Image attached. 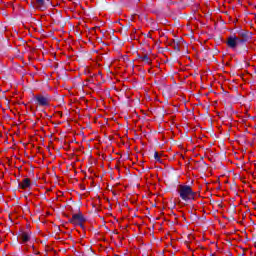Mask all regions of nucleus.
Here are the masks:
<instances>
[{
	"instance_id": "nucleus-1",
	"label": "nucleus",
	"mask_w": 256,
	"mask_h": 256,
	"mask_svg": "<svg viewBox=\"0 0 256 256\" xmlns=\"http://www.w3.org/2000/svg\"><path fill=\"white\" fill-rule=\"evenodd\" d=\"M176 191L180 199H182V201H185V203H189L197 199V192H195L193 188L189 185L180 184L177 186Z\"/></svg>"
},
{
	"instance_id": "nucleus-2",
	"label": "nucleus",
	"mask_w": 256,
	"mask_h": 256,
	"mask_svg": "<svg viewBox=\"0 0 256 256\" xmlns=\"http://www.w3.org/2000/svg\"><path fill=\"white\" fill-rule=\"evenodd\" d=\"M36 103L40 105V107H49L51 105V99L49 96H45L43 94H38L35 96Z\"/></svg>"
},
{
	"instance_id": "nucleus-3",
	"label": "nucleus",
	"mask_w": 256,
	"mask_h": 256,
	"mask_svg": "<svg viewBox=\"0 0 256 256\" xmlns=\"http://www.w3.org/2000/svg\"><path fill=\"white\" fill-rule=\"evenodd\" d=\"M245 40L241 39L237 36H230L227 39L226 45L230 47V49H236L239 43H244Z\"/></svg>"
},
{
	"instance_id": "nucleus-4",
	"label": "nucleus",
	"mask_w": 256,
	"mask_h": 256,
	"mask_svg": "<svg viewBox=\"0 0 256 256\" xmlns=\"http://www.w3.org/2000/svg\"><path fill=\"white\" fill-rule=\"evenodd\" d=\"M72 225H83L85 218L81 212L72 215V219L69 220Z\"/></svg>"
},
{
	"instance_id": "nucleus-5",
	"label": "nucleus",
	"mask_w": 256,
	"mask_h": 256,
	"mask_svg": "<svg viewBox=\"0 0 256 256\" xmlns=\"http://www.w3.org/2000/svg\"><path fill=\"white\" fill-rule=\"evenodd\" d=\"M51 3V0H36V7L41 11H45L47 9V5Z\"/></svg>"
},
{
	"instance_id": "nucleus-6",
	"label": "nucleus",
	"mask_w": 256,
	"mask_h": 256,
	"mask_svg": "<svg viewBox=\"0 0 256 256\" xmlns=\"http://www.w3.org/2000/svg\"><path fill=\"white\" fill-rule=\"evenodd\" d=\"M19 189H29L31 187V179L29 178H24L21 183L18 184Z\"/></svg>"
},
{
	"instance_id": "nucleus-7",
	"label": "nucleus",
	"mask_w": 256,
	"mask_h": 256,
	"mask_svg": "<svg viewBox=\"0 0 256 256\" xmlns=\"http://www.w3.org/2000/svg\"><path fill=\"white\" fill-rule=\"evenodd\" d=\"M22 243H27L31 241V234L29 232H22L20 235Z\"/></svg>"
},
{
	"instance_id": "nucleus-8",
	"label": "nucleus",
	"mask_w": 256,
	"mask_h": 256,
	"mask_svg": "<svg viewBox=\"0 0 256 256\" xmlns=\"http://www.w3.org/2000/svg\"><path fill=\"white\" fill-rule=\"evenodd\" d=\"M140 59L141 61H143V63H146L147 65H151L152 63V60L147 56V54L141 56Z\"/></svg>"
},
{
	"instance_id": "nucleus-9",
	"label": "nucleus",
	"mask_w": 256,
	"mask_h": 256,
	"mask_svg": "<svg viewBox=\"0 0 256 256\" xmlns=\"http://www.w3.org/2000/svg\"><path fill=\"white\" fill-rule=\"evenodd\" d=\"M155 161L158 163H161V156L159 155V152H155L154 154Z\"/></svg>"
},
{
	"instance_id": "nucleus-10",
	"label": "nucleus",
	"mask_w": 256,
	"mask_h": 256,
	"mask_svg": "<svg viewBox=\"0 0 256 256\" xmlns=\"http://www.w3.org/2000/svg\"><path fill=\"white\" fill-rule=\"evenodd\" d=\"M151 33H152V32H149V33H148V37H149L150 39H152Z\"/></svg>"
},
{
	"instance_id": "nucleus-11",
	"label": "nucleus",
	"mask_w": 256,
	"mask_h": 256,
	"mask_svg": "<svg viewBox=\"0 0 256 256\" xmlns=\"http://www.w3.org/2000/svg\"><path fill=\"white\" fill-rule=\"evenodd\" d=\"M242 37H247V34H242Z\"/></svg>"
}]
</instances>
